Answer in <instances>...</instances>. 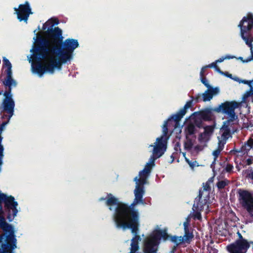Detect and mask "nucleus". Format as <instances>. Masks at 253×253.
<instances>
[{
    "label": "nucleus",
    "mask_w": 253,
    "mask_h": 253,
    "mask_svg": "<svg viewBox=\"0 0 253 253\" xmlns=\"http://www.w3.org/2000/svg\"><path fill=\"white\" fill-rule=\"evenodd\" d=\"M47 38L41 36L42 41L47 42L46 46L50 53L55 54L57 57H61L63 62L70 61L73 57L74 50L79 46L77 40L67 39L63 41L62 31L57 27L55 29L49 28L47 32Z\"/></svg>",
    "instance_id": "obj_1"
},
{
    "label": "nucleus",
    "mask_w": 253,
    "mask_h": 253,
    "mask_svg": "<svg viewBox=\"0 0 253 253\" xmlns=\"http://www.w3.org/2000/svg\"><path fill=\"white\" fill-rule=\"evenodd\" d=\"M106 205L109 206V209L113 210L112 206H116L113 214V220L115 224H125L128 226H134L136 223H140L139 213L134 209L136 206L132 203L130 205L119 202V199L112 194H109Z\"/></svg>",
    "instance_id": "obj_2"
},
{
    "label": "nucleus",
    "mask_w": 253,
    "mask_h": 253,
    "mask_svg": "<svg viewBox=\"0 0 253 253\" xmlns=\"http://www.w3.org/2000/svg\"><path fill=\"white\" fill-rule=\"evenodd\" d=\"M47 42L42 41L41 36H38L30 52H32L29 59V62H32V68L34 72L40 76L45 73L44 64L42 60H46L49 57L50 50L46 46Z\"/></svg>",
    "instance_id": "obj_3"
},
{
    "label": "nucleus",
    "mask_w": 253,
    "mask_h": 253,
    "mask_svg": "<svg viewBox=\"0 0 253 253\" xmlns=\"http://www.w3.org/2000/svg\"><path fill=\"white\" fill-rule=\"evenodd\" d=\"M238 27L240 29V36L250 47L251 54L245 60L242 57H239L237 59L243 63H247L253 59V14L249 12L246 16L243 17L239 22Z\"/></svg>",
    "instance_id": "obj_4"
},
{
    "label": "nucleus",
    "mask_w": 253,
    "mask_h": 253,
    "mask_svg": "<svg viewBox=\"0 0 253 253\" xmlns=\"http://www.w3.org/2000/svg\"><path fill=\"white\" fill-rule=\"evenodd\" d=\"M2 204H4V211L7 213V219L9 222L12 221L18 212L17 209L18 203L15 201L13 196H8L0 191V220H3L4 222H6L4 216L3 215L4 211Z\"/></svg>",
    "instance_id": "obj_5"
},
{
    "label": "nucleus",
    "mask_w": 253,
    "mask_h": 253,
    "mask_svg": "<svg viewBox=\"0 0 253 253\" xmlns=\"http://www.w3.org/2000/svg\"><path fill=\"white\" fill-rule=\"evenodd\" d=\"M0 228L3 232V234L0 236V241L4 237L5 243L2 244L0 249V253H7L16 248V239L13 226L0 220Z\"/></svg>",
    "instance_id": "obj_6"
},
{
    "label": "nucleus",
    "mask_w": 253,
    "mask_h": 253,
    "mask_svg": "<svg viewBox=\"0 0 253 253\" xmlns=\"http://www.w3.org/2000/svg\"><path fill=\"white\" fill-rule=\"evenodd\" d=\"M3 84L5 89L3 93L5 98L3 100L2 106L3 110L8 114V120L4 122H7L5 126L8 123L10 118L14 113V108L15 106L14 101L12 99L11 90L13 87H16L17 83L16 80H3ZM3 122L2 123V124Z\"/></svg>",
    "instance_id": "obj_7"
},
{
    "label": "nucleus",
    "mask_w": 253,
    "mask_h": 253,
    "mask_svg": "<svg viewBox=\"0 0 253 253\" xmlns=\"http://www.w3.org/2000/svg\"><path fill=\"white\" fill-rule=\"evenodd\" d=\"M239 104V102L235 101H226L218 106L213 108L212 111L216 113L228 115V117L225 121L227 123L238 122V116L236 115L235 110L238 108Z\"/></svg>",
    "instance_id": "obj_8"
},
{
    "label": "nucleus",
    "mask_w": 253,
    "mask_h": 253,
    "mask_svg": "<svg viewBox=\"0 0 253 253\" xmlns=\"http://www.w3.org/2000/svg\"><path fill=\"white\" fill-rule=\"evenodd\" d=\"M237 197L239 204L246 210L253 218V195L249 191L239 189L237 191Z\"/></svg>",
    "instance_id": "obj_9"
},
{
    "label": "nucleus",
    "mask_w": 253,
    "mask_h": 253,
    "mask_svg": "<svg viewBox=\"0 0 253 253\" xmlns=\"http://www.w3.org/2000/svg\"><path fill=\"white\" fill-rule=\"evenodd\" d=\"M14 9L19 21H23L26 23H27L30 15L33 14L28 1H26L24 4H19L18 8L14 7Z\"/></svg>",
    "instance_id": "obj_10"
},
{
    "label": "nucleus",
    "mask_w": 253,
    "mask_h": 253,
    "mask_svg": "<svg viewBox=\"0 0 253 253\" xmlns=\"http://www.w3.org/2000/svg\"><path fill=\"white\" fill-rule=\"evenodd\" d=\"M253 249V242H240L235 241L226 247L229 253H246L250 247Z\"/></svg>",
    "instance_id": "obj_11"
},
{
    "label": "nucleus",
    "mask_w": 253,
    "mask_h": 253,
    "mask_svg": "<svg viewBox=\"0 0 253 253\" xmlns=\"http://www.w3.org/2000/svg\"><path fill=\"white\" fill-rule=\"evenodd\" d=\"M179 114L177 112L171 116L167 121H165L163 126V134L165 137H169L168 132L169 129H174L179 126L180 121L182 118H178Z\"/></svg>",
    "instance_id": "obj_12"
},
{
    "label": "nucleus",
    "mask_w": 253,
    "mask_h": 253,
    "mask_svg": "<svg viewBox=\"0 0 253 253\" xmlns=\"http://www.w3.org/2000/svg\"><path fill=\"white\" fill-rule=\"evenodd\" d=\"M53 56H55V54L49 53V57L46 60L48 61V62L44 64L45 72L53 73L55 68L60 69L62 64L66 63L63 62L61 60V57H58V59H56Z\"/></svg>",
    "instance_id": "obj_13"
},
{
    "label": "nucleus",
    "mask_w": 253,
    "mask_h": 253,
    "mask_svg": "<svg viewBox=\"0 0 253 253\" xmlns=\"http://www.w3.org/2000/svg\"><path fill=\"white\" fill-rule=\"evenodd\" d=\"M168 139L169 137H165L163 135L157 138V144L154 146L153 151L154 155L159 158L164 154L166 149Z\"/></svg>",
    "instance_id": "obj_14"
},
{
    "label": "nucleus",
    "mask_w": 253,
    "mask_h": 253,
    "mask_svg": "<svg viewBox=\"0 0 253 253\" xmlns=\"http://www.w3.org/2000/svg\"><path fill=\"white\" fill-rule=\"evenodd\" d=\"M125 224H115L116 226L118 229H122L123 230L126 229H130L131 233L134 236L131 239V244H136L138 245V242L140 240L141 238L139 235H138L139 228L140 226V223H136L134 226H128L125 225Z\"/></svg>",
    "instance_id": "obj_15"
},
{
    "label": "nucleus",
    "mask_w": 253,
    "mask_h": 253,
    "mask_svg": "<svg viewBox=\"0 0 253 253\" xmlns=\"http://www.w3.org/2000/svg\"><path fill=\"white\" fill-rule=\"evenodd\" d=\"M162 238L164 241L168 240L169 234L167 233V229H158L155 230L149 240L159 244L160 240Z\"/></svg>",
    "instance_id": "obj_16"
},
{
    "label": "nucleus",
    "mask_w": 253,
    "mask_h": 253,
    "mask_svg": "<svg viewBox=\"0 0 253 253\" xmlns=\"http://www.w3.org/2000/svg\"><path fill=\"white\" fill-rule=\"evenodd\" d=\"M225 60L224 57H221L219 59L215 60L214 62L210 64L209 67L210 68H214L215 70L218 73L225 77L230 78V79H240L238 77H233L232 74L229 73L228 72H223L220 70L219 67L217 65L218 63H221Z\"/></svg>",
    "instance_id": "obj_17"
},
{
    "label": "nucleus",
    "mask_w": 253,
    "mask_h": 253,
    "mask_svg": "<svg viewBox=\"0 0 253 253\" xmlns=\"http://www.w3.org/2000/svg\"><path fill=\"white\" fill-rule=\"evenodd\" d=\"M237 122H232L227 123V121L223 122L222 126L223 132L221 135V138L224 141H226V140L230 136L231 134V128L235 125Z\"/></svg>",
    "instance_id": "obj_18"
},
{
    "label": "nucleus",
    "mask_w": 253,
    "mask_h": 253,
    "mask_svg": "<svg viewBox=\"0 0 253 253\" xmlns=\"http://www.w3.org/2000/svg\"><path fill=\"white\" fill-rule=\"evenodd\" d=\"M212 109L213 108H206L198 112H195L193 113V115L195 116L198 115L204 121H209L211 120Z\"/></svg>",
    "instance_id": "obj_19"
},
{
    "label": "nucleus",
    "mask_w": 253,
    "mask_h": 253,
    "mask_svg": "<svg viewBox=\"0 0 253 253\" xmlns=\"http://www.w3.org/2000/svg\"><path fill=\"white\" fill-rule=\"evenodd\" d=\"M2 68H6L4 71L5 77L4 79H13L12 78V65L10 62L5 57L2 58Z\"/></svg>",
    "instance_id": "obj_20"
},
{
    "label": "nucleus",
    "mask_w": 253,
    "mask_h": 253,
    "mask_svg": "<svg viewBox=\"0 0 253 253\" xmlns=\"http://www.w3.org/2000/svg\"><path fill=\"white\" fill-rule=\"evenodd\" d=\"M195 201L196 203H194L193 205V208L195 209H198L200 211H203L205 206L207 207V208H209L208 201L207 199H203V198H199L198 196L195 199Z\"/></svg>",
    "instance_id": "obj_21"
},
{
    "label": "nucleus",
    "mask_w": 253,
    "mask_h": 253,
    "mask_svg": "<svg viewBox=\"0 0 253 253\" xmlns=\"http://www.w3.org/2000/svg\"><path fill=\"white\" fill-rule=\"evenodd\" d=\"M157 245V244L148 239L144 244V253H156L157 250L156 246Z\"/></svg>",
    "instance_id": "obj_22"
},
{
    "label": "nucleus",
    "mask_w": 253,
    "mask_h": 253,
    "mask_svg": "<svg viewBox=\"0 0 253 253\" xmlns=\"http://www.w3.org/2000/svg\"><path fill=\"white\" fill-rule=\"evenodd\" d=\"M253 149V138L250 137L244 144L241 147L240 150L238 152H242L244 155L248 154L249 151ZM236 152H238L236 151Z\"/></svg>",
    "instance_id": "obj_23"
},
{
    "label": "nucleus",
    "mask_w": 253,
    "mask_h": 253,
    "mask_svg": "<svg viewBox=\"0 0 253 253\" xmlns=\"http://www.w3.org/2000/svg\"><path fill=\"white\" fill-rule=\"evenodd\" d=\"M184 132L186 138H188L189 136L194 135L196 132L195 125L191 121L188 122L185 126Z\"/></svg>",
    "instance_id": "obj_24"
},
{
    "label": "nucleus",
    "mask_w": 253,
    "mask_h": 253,
    "mask_svg": "<svg viewBox=\"0 0 253 253\" xmlns=\"http://www.w3.org/2000/svg\"><path fill=\"white\" fill-rule=\"evenodd\" d=\"M184 235L182 238L184 241L188 243L193 238L194 235L192 232L190 231L188 223L186 222L184 223Z\"/></svg>",
    "instance_id": "obj_25"
},
{
    "label": "nucleus",
    "mask_w": 253,
    "mask_h": 253,
    "mask_svg": "<svg viewBox=\"0 0 253 253\" xmlns=\"http://www.w3.org/2000/svg\"><path fill=\"white\" fill-rule=\"evenodd\" d=\"M193 105V100H190L188 101L184 107L180 109V110L178 112V113L179 114V116L177 117L178 118H182L185 115L187 112V109L191 108Z\"/></svg>",
    "instance_id": "obj_26"
},
{
    "label": "nucleus",
    "mask_w": 253,
    "mask_h": 253,
    "mask_svg": "<svg viewBox=\"0 0 253 253\" xmlns=\"http://www.w3.org/2000/svg\"><path fill=\"white\" fill-rule=\"evenodd\" d=\"M246 178L248 181L253 184V168L249 167L244 171Z\"/></svg>",
    "instance_id": "obj_27"
},
{
    "label": "nucleus",
    "mask_w": 253,
    "mask_h": 253,
    "mask_svg": "<svg viewBox=\"0 0 253 253\" xmlns=\"http://www.w3.org/2000/svg\"><path fill=\"white\" fill-rule=\"evenodd\" d=\"M190 118H191V120H193V122H192L194 125L195 126H197L198 128H201L203 127V120L199 117L198 115L195 116L193 115V113L191 116Z\"/></svg>",
    "instance_id": "obj_28"
},
{
    "label": "nucleus",
    "mask_w": 253,
    "mask_h": 253,
    "mask_svg": "<svg viewBox=\"0 0 253 253\" xmlns=\"http://www.w3.org/2000/svg\"><path fill=\"white\" fill-rule=\"evenodd\" d=\"M144 188H142V187L140 186H136L135 189L134 190V195L135 198L141 201H143V196L144 195Z\"/></svg>",
    "instance_id": "obj_29"
},
{
    "label": "nucleus",
    "mask_w": 253,
    "mask_h": 253,
    "mask_svg": "<svg viewBox=\"0 0 253 253\" xmlns=\"http://www.w3.org/2000/svg\"><path fill=\"white\" fill-rule=\"evenodd\" d=\"M168 240H170L171 242L175 243V245L176 246H178L184 242L183 238H182L181 236L177 237L175 235L172 236L169 235Z\"/></svg>",
    "instance_id": "obj_30"
},
{
    "label": "nucleus",
    "mask_w": 253,
    "mask_h": 253,
    "mask_svg": "<svg viewBox=\"0 0 253 253\" xmlns=\"http://www.w3.org/2000/svg\"><path fill=\"white\" fill-rule=\"evenodd\" d=\"M214 92V89H212L210 91H207L203 93L202 99L203 101L206 102L211 100V99H212Z\"/></svg>",
    "instance_id": "obj_31"
},
{
    "label": "nucleus",
    "mask_w": 253,
    "mask_h": 253,
    "mask_svg": "<svg viewBox=\"0 0 253 253\" xmlns=\"http://www.w3.org/2000/svg\"><path fill=\"white\" fill-rule=\"evenodd\" d=\"M50 26L47 28V30L45 32V37L44 38H47V32L49 28L55 29L56 27L53 28L55 25H58L59 24V20L57 18H51L47 22Z\"/></svg>",
    "instance_id": "obj_32"
},
{
    "label": "nucleus",
    "mask_w": 253,
    "mask_h": 253,
    "mask_svg": "<svg viewBox=\"0 0 253 253\" xmlns=\"http://www.w3.org/2000/svg\"><path fill=\"white\" fill-rule=\"evenodd\" d=\"M210 192V191L208 190L200 189L199 192V198L200 199L202 197L203 198V199H207V201H209Z\"/></svg>",
    "instance_id": "obj_33"
},
{
    "label": "nucleus",
    "mask_w": 253,
    "mask_h": 253,
    "mask_svg": "<svg viewBox=\"0 0 253 253\" xmlns=\"http://www.w3.org/2000/svg\"><path fill=\"white\" fill-rule=\"evenodd\" d=\"M134 180L136 181V186H140L142 187V188H144V184H145L146 182V178H145V177H140L139 178H138L137 177H135Z\"/></svg>",
    "instance_id": "obj_34"
},
{
    "label": "nucleus",
    "mask_w": 253,
    "mask_h": 253,
    "mask_svg": "<svg viewBox=\"0 0 253 253\" xmlns=\"http://www.w3.org/2000/svg\"><path fill=\"white\" fill-rule=\"evenodd\" d=\"M229 184V181L227 180L218 181L216 183V186L219 189H222L225 187Z\"/></svg>",
    "instance_id": "obj_35"
},
{
    "label": "nucleus",
    "mask_w": 253,
    "mask_h": 253,
    "mask_svg": "<svg viewBox=\"0 0 253 253\" xmlns=\"http://www.w3.org/2000/svg\"><path fill=\"white\" fill-rule=\"evenodd\" d=\"M186 138V141L184 143V147L187 150H190L192 148L193 145L192 141L189 137Z\"/></svg>",
    "instance_id": "obj_36"
},
{
    "label": "nucleus",
    "mask_w": 253,
    "mask_h": 253,
    "mask_svg": "<svg viewBox=\"0 0 253 253\" xmlns=\"http://www.w3.org/2000/svg\"><path fill=\"white\" fill-rule=\"evenodd\" d=\"M193 210L194 211L193 216L195 219H197L199 220L202 219V215L201 214V212L202 211L198 210V209H195L193 208Z\"/></svg>",
    "instance_id": "obj_37"
},
{
    "label": "nucleus",
    "mask_w": 253,
    "mask_h": 253,
    "mask_svg": "<svg viewBox=\"0 0 253 253\" xmlns=\"http://www.w3.org/2000/svg\"><path fill=\"white\" fill-rule=\"evenodd\" d=\"M209 67V65L203 67L200 72V79H207L206 77V71Z\"/></svg>",
    "instance_id": "obj_38"
},
{
    "label": "nucleus",
    "mask_w": 253,
    "mask_h": 253,
    "mask_svg": "<svg viewBox=\"0 0 253 253\" xmlns=\"http://www.w3.org/2000/svg\"><path fill=\"white\" fill-rule=\"evenodd\" d=\"M185 161L187 163V164L189 165L190 167L192 169H194V168L196 166H199V165H198V163H197L196 161L192 162L191 161L189 160L187 158H185Z\"/></svg>",
    "instance_id": "obj_39"
},
{
    "label": "nucleus",
    "mask_w": 253,
    "mask_h": 253,
    "mask_svg": "<svg viewBox=\"0 0 253 253\" xmlns=\"http://www.w3.org/2000/svg\"><path fill=\"white\" fill-rule=\"evenodd\" d=\"M213 128L212 126H207L204 127V133H205L206 135L211 133L213 132Z\"/></svg>",
    "instance_id": "obj_40"
},
{
    "label": "nucleus",
    "mask_w": 253,
    "mask_h": 253,
    "mask_svg": "<svg viewBox=\"0 0 253 253\" xmlns=\"http://www.w3.org/2000/svg\"><path fill=\"white\" fill-rule=\"evenodd\" d=\"M237 82H238L239 83H243L244 84H249L251 89L253 88L252 85H253V80H235Z\"/></svg>",
    "instance_id": "obj_41"
},
{
    "label": "nucleus",
    "mask_w": 253,
    "mask_h": 253,
    "mask_svg": "<svg viewBox=\"0 0 253 253\" xmlns=\"http://www.w3.org/2000/svg\"><path fill=\"white\" fill-rule=\"evenodd\" d=\"M237 236L238 237V239L235 240V241L237 242H249L248 241L247 239L244 238L242 234L239 232V231H238L237 233Z\"/></svg>",
    "instance_id": "obj_42"
},
{
    "label": "nucleus",
    "mask_w": 253,
    "mask_h": 253,
    "mask_svg": "<svg viewBox=\"0 0 253 253\" xmlns=\"http://www.w3.org/2000/svg\"><path fill=\"white\" fill-rule=\"evenodd\" d=\"M199 141L201 142H206L208 140V135H206L205 133H201L199 136Z\"/></svg>",
    "instance_id": "obj_43"
},
{
    "label": "nucleus",
    "mask_w": 253,
    "mask_h": 253,
    "mask_svg": "<svg viewBox=\"0 0 253 253\" xmlns=\"http://www.w3.org/2000/svg\"><path fill=\"white\" fill-rule=\"evenodd\" d=\"M130 246V252L129 253H135L139 249V245H136V244H131Z\"/></svg>",
    "instance_id": "obj_44"
},
{
    "label": "nucleus",
    "mask_w": 253,
    "mask_h": 253,
    "mask_svg": "<svg viewBox=\"0 0 253 253\" xmlns=\"http://www.w3.org/2000/svg\"><path fill=\"white\" fill-rule=\"evenodd\" d=\"M221 151V149L220 148L219 149H216L215 150L213 151L212 152V155L214 156V162H215L218 157Z\"/></svg>",
    "instance_id": "obj_45"
},
{
    "label": "nucleus",
    "mask_w": 253,
    "mask_h": 253,
    "mask_svg": "<svg viewBox=\"0 0 253 253\" xmlns=\"http://www.w3.org/2000/svg\"><path fill=\"white\" fill-rule=\"evenodd\" d=\"M153 166L151 165V164L147 163L145 168L143 169V171H146L147 173H150L152 169V167Z\"/></svg>",
    "instance_id": "obj_46"
},
{
    "label": "nucleus",
    "mask_w": 253,
    "mask_h": 253,
    "mask_svg": "<svg viewBox=\"0 0 253 253\" xmlns=\"http://www.w3.org/2000/svg\"><path fill=\"white\" fill-rule=\"evenodd\" d=\"M153 166L151 165V164L147 163L145 168L143 169V171H146L147 173H150L152 169V167Z\"/></svg>",
    "instance_id": "obj_47"
},
{
    "label": "nucleus",
    "mask_w": 253,
    "mask_h": 253,
    "mask_svg": "<svg viewBox=\"0 0 253 253\" xmlns=\"http://www.w3.org/2000/svg\"><path fill=\"white\" fill-rule=\"evenodd\" d=\"M157 156H155L153 154L149 159V164H151V165L154 166L155 165V161L156 159L158 158Z\"/></svg>",
    "instance_id": "obj_48"
},
{
    "label": "nucleus",
    "mask_w": 253,
    "mask_h": 253,
    "mask_svg": "<svg viewBox=\"0 0 253 253\" xmlns=\"http://www.w3.org/2000/svg\"><path fill=\"white\" fill-rule=\"evenodd\" d=\"M226 143V141H224L223 139L221 140H219L218 143V148L217 149H219L221 148V151L223 149L224 145Z\"/></svg>",
    "instance_id": "obj_49"
},
{
    "label": "nucleus",
    "mask_w": 253,
    "mask_h": 253,
    "mask_svg": "<svg viewBox=\"0 0 253 253\" xmlns=\"http://www.w3.org/2000/svg\"><path fill=\"white\" fill-rule=\"evenodd\" d=\"M149 173H146V171H143V169L141 170L139 172V177H144V176H145V178H147V177L148 175H149Z\"/></svg>",
    "instance_id": "obj_50"
},
{
    "label": "nucleus",
    "mask_w": 253,
    "mask_h": 253,
    "mask_svg": "<svg viewBox=\"0 0 253 253\" xmlns=\"http://www.w3.org/2000/svg\"><path fill=\"white\" fill-rule=\"evenodd\" d=\"M208 250L209 253H217L218 250L212 247H208Z\"/></svg>",
    "instance_id": "obj_51"
},
{
    "label": "nucleus",
    "mask_w": 253,
    "mask_h": 253,
    "mask_svg": "<svg viewBox=\"0 0 253 253\" xmlns=\"http://www.w3.org/2000/svg\"><path fill=\"white\" fill-rule=\"evenodd\" d=\"M233 168V166L231 164H227L225 167V170L228 172H230Z\"/></svg>",
    "instance_id": "obj_52"
},
{
    "label": "nucleus",
    "mask_w": 253,
    "mask_h": 253,
    "mask_svg": "<svg viewBox=\"0 0 253 253\" xmlns=\"http://www.w3.org/2000/svg\"><path fill=\"white\" fill-rule=\"evenodd\" d=\"M203 190H208L210 191H211V187L210 184L208 182H207L205 184H204Z\"/></svg>",
    "instance_id": "obj_53"
},
{
    "label": "nucleus",
    "mask_w": 253,
    "mask_h": 253,
    "mask_svg": "<svg viewBox=\"0 0 253 253\" xmlns=\"http://www.w3.org/2000/svg\"><path fill=\"white\" fill-rule=\"evenodd\" d=\"M246 164L247 165L250 166L253 164V157L251 156L246 160Z\"/></svg>",
    "instance_id": "obj_54"
},
{
    "label": "nucleus",
    "mask_w": 253,
    "mask_h": 253,
    "mask_svg": "<svg viewBox=\"0 0 253 253\" xmlns=\"http://www.w3.org/2000/svg\"><path fill=\"white\" fill-rule=\"evenodd\" d=\"M132 203H134V204L135 205H136L138 203H142V204H144L145 203L144 201H141V200H140L139 199H137L135 197V198L134 199V201H133Z\"/></svg>",
    "instance_id": "obj_55"
},
{
    "label": "nucleus",
    "mask_w": 253,
    "mask_h": 253,
    "mask_svg": "<svg viewBox=\"0 0 253 253\" xmlns=\"http://www.w3.org/2000/svg\"><path fill=\"white\" fill-rule=\"evenodd\" d=\"M132 203H134V204L135 205H136L138 203H142V204H144L145 203L144 201H141V200H140L139 199H137L135 197V198L134 199V201H133Z\"/></svg>",
    "instance_id": "obj_56"
},
{
    "label": "nucleus",
    "mask_w": 253,
    "mask_h": 253,
    "mask_svg": "<svg viewBox=\"0 0 253 253\" xmlns=\"http://www.w3.org/2000/svg\"><path fill=\"white\" fill-rule=\"evenodd\" d=\"M247 128L253 130V120L250 121L248 123Z\"/></svg>",
    "instance_id": "obj_57"
},
{
    "label": "nucleus",
    "mask_w": 253,
    "mask_h": 253,
    "mask_svg": "<svg viewBox=\"0 0 253 253\" xmlns=\"http://www.w3.org/2000/svg\"><path fill=\"white\" fill-rule=\"evenodd\" d=\"M177 246H178L176 245L173 246V247L171 248L169 253H175V251L177 250Z\"/></svg>",
    "instance_id": "obj_58"
},
{
    "label": "nucleus",
    "mask_w": 253,
    "mask_h": 253,
    "mask_svg": "<svg viewBox=\"0 0 253 253\" xmlns=\"http://www.w3.org/2000/svg\"><path fill=\"white\" fill-rule=\"evenodd\" d=\"M236 58V57L234 56H233V55H227L224 56L225 59H233V58Z\"/></svg>",
    "instance_id": "obj_59"
},
{
    "label": "nucleus",
    "mask_w": 253,
    "mask_h": 253,
    "mask_svg": "<svg viewBox=\"0 0 253 253\" xmlns=\"http://www.w3.org/2000/svg\"><path fill=\"white\" fill-rule=\"evenodd\" d=\"M180 145L179 143V142H177V143H176L175 145V148H174V149H175V150L176 151H178V148H179V150H180Z\"/></svg>",
    "instance_id": "obj_60"
},
{
    "label": "nucleus",
    "mask_w": 253,
    "mask_h": 253,
    "mask_svg": "<svg viewBox=\"0 0 253 253\" xmlns=\"http://www.w3.org/2000/svg\"><path fill=\"white\" fill-rule=\"evenodd\" d=\"M201 95H198L195 98V100L196 102H199L200 100H201Z\"/></svg>",
    "instance_id": "obj_61"
},
{
    "label": "nucleus",
    "mask_w": 253,
    "mask_h": 253,
    "mask_svg": "<svg viewBox=\"0 0 253 253\" xmlns=\"http://www.w3.org/2000/svg\"><path fill=\"white\" fill-rule=\"evenodd\" d=\"M109 194V193H108V194H107V195H108ZM107 197H108V195H107V197H106V198H103V197L100 198L99 199V201H103V200H106V201H107Z\"/></svg>",
    "instance_id": "obj_62"
},
{
    "label": "nucleus",
    "mask_w": 253,
    "mask_h": 253,
    "mask_svg": "<svg viewBox=\"0 0 253 253\" xmlns=\"http://www.w3.org/2000/svg\"><path fill=\"white\" fill-rule=\"evenodd\" d=\"M201 81L202 83L203 84H205V85L207 84V82L208 81V80H201Z\"/></svg>",
    "instance_id": "obj_63"
},
{
    "label": "nucleus",
    "mask_w": 253,
    "mask_h": 253,
    "mask_svg": "<svg viewBox=\"0 0 253 253\" xmlns=\"http://www.w3.org/2000/svg\"><path fill=\"white\" fill-rule=\"evenodd\" d=\"M46 29V27H45V24H44L43 25V30H45Z\"/></svg>",
    "instance_id": "obj_64"
}]
</instances>
